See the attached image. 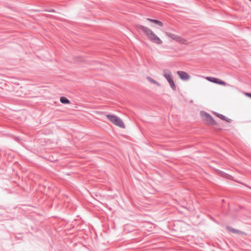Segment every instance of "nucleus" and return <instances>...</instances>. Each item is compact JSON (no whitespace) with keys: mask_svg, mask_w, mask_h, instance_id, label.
<instances>
[{"mask_svg":"<svg viewBox=\"0 0 251 251\" xmlns=\"http://www.w3.org/2000/svg\"><path fill=\"white\" fill-rule=\"evenodd\" d=\"M137 28L142 30L148 38L153 43L159 45L163 44V40L151 29L142 25H137Z\"/></svg>","mask_w":251,"mask_h":251,"instance_id":"nucleus-1","label":"nucleus"},{"mask_svg":"<svg viewBox=\"0 0 251 251\" xmlns=\"http://www.w3.org/2000/svg\"><path fill=\"white\" fill-rule=\"evenodd\" d=\"M165 34L167 37L170 38L171 40H174L181 44L187 45L189 44V41L183 37L170 31H166Z\"/></svg>","mask_w":251,"mask_h":251,"instance_id":"nucleus-2","label":"nucleus"},{"mask_svg":"<svg viewBox=\"0 0 251 251\" xmlns=\"http://www.w3.org/2000/svg\"><path fill=\"white\" fill-rule=\"evenodd\" d=\"M106 117L107 119L115 125L122 128H125V125L123 121L118 116L114 115H107Z\"/></svg>","mask_w":251,"mask_h":251,"instance_id":"nucleus-3","label":"nucleus"},{"mask_svg":"<svg viewBox=\"0 0 251 251\" xmlns=\"http://www.w3.org/2000/svg\"><path fill=\"white\" fill-rule=\"evenodd\" d=\"M200 115L202 120L207 125H216L217 123L214 119L208 113L201 111Z\"/></svg>","mask_w":251,"mask_h":251,"instance_id":"nucleus-4","label":"nucleus"},{"mask_svg":"<svg viewBox=\"0 0 251 251\" xmlns=\"http://www.w3.org/2000/svg\"><path fill=\"white\" fill-rule=\"evenodd\" d=\"M163 76L167 80L171 88L174 91L176 90V86L173 79V76L171 73L167 71L164 72Z\"/></svg>","mask_w":251,"mask_h":251,"instance_id":"nucleus-5","label":"nucleus"},{"mask_svg":"<svg viewBox=\"0 0 251 251\" xmlns=\"http://www.w3.org/2000/svg\"><path fill=\"white\" fill-rule=\"evenodd\" d=\"M205 78L207 80L214 83L220 84L223 86H226V83L224 81L216 77L207 76L205 77Z\"/></svg>","mask_w":251,"mask_h":251,"instance_id":"nucleus-6","label":"nucleus"},{"mask_svg":"<svg viewBox=\"0 0 251 251\" xmlns=\"http://www.w3.org/2000/svg\"><path fill=\"white\" fill-rule=\"evenodd\" d=\"M179 78L183 80H187L190 78V76L188 74L183 71H178L177 72Z\"/></svg>","mask_w":251,"mask_h":251,"instance_id":"nucleus-7","label":"nucleus"},{"mask_svg":"<svg viewBox=\"0 0 251 251\" xmlns=\"http://www.w3.org/2000/svg\"><path fill=\"white\" fill-rule=\"evenodd\" d=\"M147 21L151 23H153L159 27H162L163 26V23L157 20H154L151 18H147Z\"/></svg>","mask_w":251,"mask_h":251,"instance_id":"nucleus-8","label":"nucleus"},{"mask_svg":"<svg viewBox=\"0 0 251 251\" xmlns=\"http://www.w3.org/2000/svg\"><path fill=\"white\" fill-rule=\"evenodd\" d=\"M214 114L222 120H225L227 122H230V119L226 118L225 116L223 115L222 114L217 113L216 112H214Z\"/></svg>","mask_w":251,"mask_h":251,"instance_id":"nucleus-9","label":"nucleus"},{"mask_svg":"<svg viewBox=\"0 0 251 251\" xmlns=\"http://www.w3.org/2000/svg\"><path fill=\"white\" fill-rule=\"evenodd\" d=\"M60 102L63 104H70V101L65 97H61L60 99Z\"/></svg>","mask_w":251,"mask_h":251,"instance_id":"nucleus-10","label":"nucleus"},{"mask_svg":"<svg viewBox=\"0 0 251 251\" xmlns=\"http://www.w3.org/2000/svg\"><path fill=\"white\" fill-rule=\"evenodd\" d=\"M147 79L150 82H151V83H153V84H154L155 85H156L158 86H160V84H159V83H158L157 81H156V80H154L153 79H152L151 77L148 76V77H147Z\"/></svg>","mask_w":251,"mask_h":251,"instance_id":"nucleus-11","label":"nucleus"},{"mask_svg":"<svg viewBox=\"0 0 251 251\" xmlns=\"http://www.w3.org/2000/svg\"><path fill=\"white\" fill-rule=\"evenodd\" d=\"M228 229L230 231L233 232V233H238V232L237 230H236L235 229H232V228H228Z\"/></svg>","mask_w":251,"mask_h":251,"instance_id":"nucleus-12","label":"nucleus"},{"mask_svg":"<svg viewBox=\"0 0 251 251\" xmlns=\"http://www.w3.org/2000/svg\"><path fill=\"white\" fill-rule=\"evenodd\" d=\"M245 95L250 98H251V93H245Z\"/></svg>","mask_w":251,"mask_h":251,"instance_id":"nucleus-13","label":"nucleus"},{"mask_svg":"<svg viewBox=\"0 0 251 251\" xmlns=\"http://www.w3.org/2000/svg\"><path fill=\"white\" fill-rule=\"evenodd\" d=\"M249 0L251 1V0Z\"/></svg>","mask_w":251,"mask_h":251,"instance_id":"nucleus-14","label":"nucleus"}]
</instances>
